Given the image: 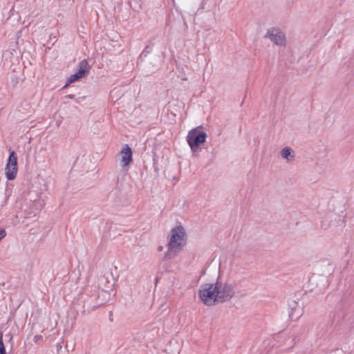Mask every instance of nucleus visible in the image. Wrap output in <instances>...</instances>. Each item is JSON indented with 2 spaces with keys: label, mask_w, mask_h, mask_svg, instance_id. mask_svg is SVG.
I'll list each match as a JSON object with an SVG mask.
<instances>
[{
  "label": "nucleus",
  "mask_w": 354,
  "mask_h": 354,
  "mask_svg": "<svg viewBox=\"0 0 354 354\" xmlns=\"http://www.w3.org/2000/svg\"><path fill=\"white\" fill-rule=\"evenodd\" d=\"M186 243L187 234L184 227L178 225L171 229L163 260L168 261L178 256Z\"/></svg>",
  "instance_id": "1"
},
{
  "label": "nucleus",
  "mask_w": 354,
  "mask_h": 354,
  "mask_svg": "<svg viewBox=\"0 0 354 354\" xmlns=\"http://www.w3.org/2000/svg\"><path fill=\"white\" fill-rule=\"evenodd\" d=\"M207 138V133L199 126L189 131L186 137L187 142L190 147L193 156H197L200 149V145L204 143Z\"/></svg>",
  "instance_id": "2"
},
{
  "label": "nucleus",
  "mask_w": 354,
  "mask_h": 354,
  "mask_svg": "<svg viewBox=\"0 0 354 354\" xmlns=\"http://www.w3.org/2000/svg\"><path fill=\"white\" fill-rule=\"evenodd\" d=\"M214 283H205L201 286L198 290V295L203 303L212 306L218 304Z\"/></svg>",
  "instance_id": "3"
},
{
  "label": "nucleus",
  "mask_w": 354,
  "mask_h": 354,
  "mask_svg": "<svg viewBox=\"0 0 354 354\" xmlns=\"http://www.w3.org/2000/svg\"><path fill=\"white\" fill-rule=\"evenodd\" d=\"M214 286L216 289L218 303L227 301L234 295V288L230 283L217 281Z\"/></svg>",
  "instance_id": "4"
},
{
  "label": "nucleus",
  "mask_w": 354,
  "mask_h": 354,
  "mask_svg": "<svg viewBox=\"0 0 354 354\" xmlns=\"http://www.w3.org/2000/svg\"><path fill=\"white\" fill-rule=\"evenodd\" d=\"M18 172L17 156L14 151H12L7 160L5 175L8 180H14Z\"/></svg>",
  "instance_id": "5"
},
{
  "label": "nucleus",
  "mask_w": 354,
  "mask_h": 354,
  "mask_svg": "<svg viewBox=\"0 0 354 354\" xmlns=\"http://www.w3.org/2000/svg\"><path fill=\"white\" fill-rule=\"evenodd\" d=\"M264 37L268 38L277 46H283L286 45L285 35L278 28L268 29Z\"/></svg>",
  "instance_id": "6"
},
{
  "label": "nucleus",
  "mask_w": 354,
  "mask_h": 354,
  "mask_svg": "<svg viewBox=\"0 0 354 354\" xmlns=\"http://www.w3.org/2000/svg\"><path fill=\"white\" fill-rule=\"evenodd\" d=\"M122 166H127L132 160V150L128 145H125L121 152Z\"/></svg>",
  "instance_id": "7"
},
{
  "label": "nucleus",
  "mask_w": 354,
  "mask_h": 354,
  "mask_svg": "<svg viewBox=\"0 0 354 354\" xmlns=\"http://www.w3.org/2000/svg\"><path fill=\"white\" fill-rule=\"evenodd\" d=\"M88 62L86 59L82 60L77 65V73L84 77L88 73Z\"/></svg>",
  "instance_id": "8"
},
{
  "label": "nucleus",
  "mask_w": 354,
  "mask_h": 354,
  "mask_svg": "<svg viewBox=\"0 0 354 354\" xmlns=\"http://www.w3.org/2000/svg\"><path fill=\"white\" fill-rule=\"evenodd\" d=\"M292 149L288 147L283 148L281 151V156L287 160H290L294 157V156L292 155Z\"/></svg>",
  "instance_id": "9"
},
{
  "label": "nucleus",
  "mask_w": 354,
  "mask_h": 354,
  "mask_svg": "<svg viewBox=\"0 0 354 354\" xmlns=\"http://www.w3.org/2000/svg\"><path fill=\"white\" fill-rule=\"evenodd\" d=\"M289 307L290 308V317H293L295 313H296L297 310H298L297 317L300 316L299 306L295 301H292L291 302H290Z\"/></svg>",
  "instance_id": "10"
},
{
  "label": "nucleus",
  "mask_w": 354,
  "mask_h": 354,
  "mask_svg": "<svg viewBox=\"0 0 354 354\" xmlns=\"http://www.w3.org/2000/svg\"><path fill=\"white\" fill-rule=\"evenodd\" d=\"M80 78H82V77H80L77 73H75L74 74L71 75L69 77V78L67 81V83L64 86V88L67 87L70 84L75 82V81L80 80Z\"/></svg>",
  "instance_id": "11"
},
{
  "label": "nucleus",
  "mask_w": 354,
  "mask_h": 354,
  "mask_svg": "<svg viewBox=\"0 0 354 354\" xmlns=\"http://www.w3.org/2000/svg\"><path fill=\"white\" fill-rule=\"evenodd\" d=\"M3 331H0V354H7L3 343Z\"/></svg>",
  "instance_id": "12"
},
{
  "label": "nucleus",
  "mask_w": 354,
  "mask_h": 354,
  "mask_svg": "<svg viewBox=\"0 0 354 354\" xmlns=\"http://www.w3.org/2000/svg\"><path fill=\"white\" fill-rule=\"evenodd\" d=\"M151 49H149V46H147L143 51L142 52L140 56L141 57H147L149 53H150Z\"/></svg>",
  "instance_id": "13"
},
{
  "label": "nucleus",
  "mask_w": 354,
  "mask_h": 354,
  "mask_svg": "<svg viewBox=\"0 0 354 354\" xmlns=\"http://www.w3.org/2000/svg\"><path fill=\"white\" fill-rule=\"evenodd\" d=\"M43 337L41 335H37L34 337V342L38 343L39 340H42Z\"/></svg>",
  "instance_id": "14"
},
{
  "label": "nucleus",
  "mask_w": 354,
  "mask_h": 354,
  "mask_svg": "<svg viewBox=\"0 0 354 354\" xmlns=\"http://www.w3.org/2000/svg\"><path fill=\"white\" fill-rule=\"evenodd\" d=\"M5 337L8 339V342H10L12 344V334H10V333L6 334Z\"/></svg>",
  "instance_id": "15"
},
{
  "label": "nucleus",
  "mask_w": 354,
  "mask_h": 354,
  "mask_svg": "<svg viewBox=\"0 0 354 354\" xmlns=\"http://www.w3.org/2000/svg\"><path fill=\"white\" fill-rule=\"evenodd\" d=\"M75 97V95H73V94H69V95H67L65 96V98H68V99H73Z\"/></svg>",
  "instance_id": "16"
},
{
  "label": "nucleus",
  "mask_w": 354,
  "mask_h": 354,
  "mask_svg": "<svg viewBox=\"0 0 354 354\" xmlns=\"http://www.w3.org/2000/svg\"><path fill=\"white\" fill-rule=\"evenodd\" d=\"M162 250H163V247L162 246H161V245L158 246V251H162Z\"/></svg>",
  "instance_id": "17"
}]
</instances>
